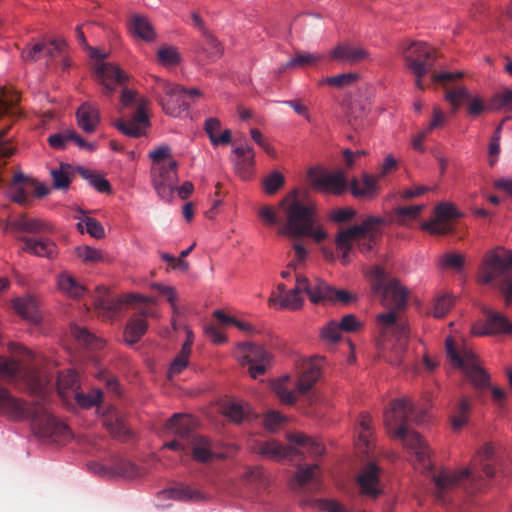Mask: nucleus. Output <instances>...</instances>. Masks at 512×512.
<instances>
[{"mask_svg": "<svg viewBox=\"0 0 512 512\" xmlns=\"http://www.w3.org/2000/svg\"><path fill=\"white\" fill-rule=\"evenodd\" d=\"M156 303L139 302L137 312L131 316L124 330V341L129 344L137 343L148 329L147 318L158 316L152 305Z\"/></svg>", "mask_w": 512, "mask_h": 512, "instance_id": "nucleus-11", "label": "nucleus"}, {"mask_svg": "<svg viewBox=\"0 0 512 512\" xmlns=\"http://www.w3.org/2000/svg\"><path fill=\"white\" fill-rule=\"evenodd\" d=\"M78 126L86 133H93L100 121L99 109L89 103L82 104L76 112Z\"/></svg>", "mask_w": 512, "mask_h": 512, "instance_id": "nucleus-32", "label": "nucleus"}, {"mask_svg": "<svg viewBox=\"0 0 512 512\" xmlns=\"http://www.w3.org/2000/svg\"><path fill=\"white\" fill-rule=\"evenodd\" d=\"M103 393L100 389H91L87 393L75 392L74 399L77 404L82 408H91L97 406L102 402Z\"/></svg>", "mask_w": 512, "mask_h": 512, "instance_id": "nucleus-49", "label": "nucleus"}, {"mask_svg": "<svg viewBox=\"0 0 512 512\" xmlns=\"http://www.w3.org/2000/svg\"><path fill=\"white\" fill-rule=\"evenodd\" d=\"M152 161L150 176L158 196L169 200L178 183V162L172 156L168 145H161L148 154Z\"/></svg>", "mask_w": 512, "mask_h": 512, "instance_id": "nucleus-4", "label": "nucleus"}, {"mask_svg": "<svg viewBox=\"0 0 512 512\" xmlns=\"http://www.w3.org/2000/svg\"><path fill=\"white\" fill-rule=\"evenodd\" d=\"M12 305L17 314L24 319L32 322H38L41 319L37 304L31 296L17 297L12 300Z\"/></svg>", "mask_w": 512, "mask_h": 512, "instance_id": "nucleus-34", "label": "nucleus"}, {"mask_svg": "<svg viewBox=\"0 0 512 512\" xmlns=\"http://www.w3.org/2000/svg\"><path fill=\"white\" fill-rule=\"evenodd\" d=\"M455 483L456 482H433L430 491L438 502L446 504L450 498V494L454 490Z\"/></svg>", "mask_w": 512, "mask_h": 512, "instance_id": "nucleus-57", "label": "nucleus"}, {"mask_svg": "<svg viewBox=\"0 0 512 512\" xmlns=\"http://www.w3.org/2000/svg\"><path fill=\"white\" fill-rule=\"evenodd\" d=\"M376 223H385V218L380 216H368L360 225H355L340 231L335 238L337 248L351 250L352 245L354 243L356 244L357 239L365 232L372 229V225Z\"/></svg>", "mask_w": 512, "mask_h": 512, "instance_id": "nucleus-16", "label": "nucleus"}, {"mask_svg": "<svg viewBox=\"0 0 512 512\" xmlns=\"http://www.w3.org/2000/svg\"><path fill=\"white\" fill-rule=\"evenodd\" d=\"M27 417H31L33 431L40 438L61 443L72 437L70 428L53 417L42 403L29 404V414L24 418Z\"/></svg>", "mask_w": 512, "mask_h": 512, "instance_id": "nucleus-5", "label": "nucleus"}, {"mask_svg": "<svg viewBox=\"0 0 512 512\" xmlns=\"http://www.w3.org/2000/svg\"><path fill=\"white\" fill-rule=\"evenodd\" d=\"M439 264L442 269L461 270L464 256L457 253H447L440 257Z\"/></svg>", "mask_w": 512, "mask_h": 512, "instance_id": "nucleus-63", "label": "nucleus"}, {"mask_svg": "<svg viewBox=\"0 0 512 512\" xmlns=\"http://www.w3.org/2000/svg\"><path fill=\"white\" fill-rule=\"evenodd\" d=\"M114 125L120 132L129 137L138 138L145 134V129L139 123L132 120H118Z\"/></svg>", "mask_w": 512, "mask_h": 512, "instance_id": "nucleus-60", "label": "nucleus"}, {"mask_svg": "<svg viewBox=\"0 0 512 512\" xmlns=\"http://www.w3.org/2000/svg\"><path fill=\"white\" fill-rule=\"evenodd\" d=\"M22 249L30 254L47 258H53L57 252L55 243L47 238H26Z\"/></svg>", "mask_w": 512, "mask_h": 512, "instance_id": "nucleus-33", "label": "nucleus"}, {"mask_svg": "<svg viewBox=\"0 0 512 512\" xmlns=\"http://www.w3.org/2000/svg\"><path fill=\"white\" fill-rule=\"evenodd\" d=\"M284 182L285 179L283 175L278 171H274L267 178L264 179V191L268 195H273L284 185Z\"/></svg>", "mask_w": 512, "mask_h": 512, "instance_id": "nucleus-61", "label": "nucleus"}, {"mask_svg": "<svg viewBox=\"0 0 512 512\" xmlns=\"http://www.w3.org/2000/svg\"><path fill=\"white\" fill-rule=\"evenodd\" d=\"M132 33L146 42H152L156 39V33L149 20L140 15H134L131 18Z\"/></svg>", "mask_w": 512, "mask_h": 512, "instance_id": "nucleus-40", "label": "nucleus"}, {"mask_svg": "<svg viewBox=\"0 0 512 512\" xmlns=\"http://www.w3.org/2000/svg\"><path fill=\"white\" fill-rule=\"evenodd\" d=\"M331 58L349 65H354L367 60L370 53L361 46L342 43L331 50Z\"/></svg>", "mask_w": 512, "mask_h": 512, "instance_id": "nucleus-21", "label": "nucleus"}, {"mask_svg": "<svg viewBox=\"0 0 512 512\" xmlns=\"http://www.w3.org/2000/svg\"><path fill=\"white\" fill-rule=\"evenodd\" d=\"M190 332L188 334V339L182 345L181 351L177 354L175 359L169 366L168 369V378L172 379L174 376L180 374L189 364V357L192 351L193 341L190 338Z\"/></svg>", "mask_w": 512, "mask_h": 512, "instance_id": "nucleus-35", "label": "nucleus"}, {"mask_svg": "<svg viewBox=\"0 0 512 512\" xmlns=\"http://www.w3.org/2000/svg\"><path fill=\"white\" fill-rule=\"evenodd\" d=\"M221 123L217 118H208L205 121L204 129L208 134L211 143L214 146L226 145L231 141V131L225 129L220 135L217 133L220 131Z\"/></svg>", "mask_w": 512, "mask_h": 512, "instance_id": "nucleus-39", "label": "nucleus"}, {"mask_svg": "<svg viewBox=\"0 0 512 512\" xmlns=\"http://www.w3.org/2000/svg\"><path fill=\"white\" fill-rule=\"evenodd\" d=\"M492 104L496 109L512 111V89H504L496 94L492 99Z\"/></svg>", "mask_w": 512, "mask_h": 512, "instance_id": "nucleus-64", "label": "nucleus"}, {"mask_svg": "<svg viewBox=\"0 0 512 512\" xmlns=\"http://www.w3.org/2000/svg\"><path fill=\"white\" fill-rule=\"evenodd\" d=\"M434 214L437 218L448 221L451 219L461 218L463 214L451 202H441L434 208Z\"/></svg>", "mask_w": 512, "mask_h": 512, "instance_id": "nucleus-53", "label": "nucleus"}, {"mask_svg": "<svg viewBox=\"0 0 512 512\" xmlns=\"http://www.w3.org/2000/svg\"><path fill=\"white\" fill-rule=\"evenodd\" d=\"M422 210L423 205L397 207L393 211V214L395 215L393 221L397 224L404 225L407 221L416 219Z\"/></svg>", "mask_w": 512, "mask_h": 512, "instance_id": "nucleus-50", "label": "nucleus"}, {"mask_svg": "<svg viewBox=\"0 0 512 512\" xmlns=\"http://www.w3.org/2000/svg\"><path fill=\"white\" fill-rule=\"evenodd\" d=\"M299 286L307 294L309 300L313 304H324L331 301L333 287L328 285L320 278L308 279L300 274Z\"/></svg>", "mask_w": 512, "mask_h": 512, "instance_id": "nucleus-18", "label": "nucleus"}, {"mask_svg": "<svg viewBox=\"0 0 512 512\" xmlns=\"http://www.w3.org/2000/svg\"><path fill=\"white\" fill-rule=\"evenodd\" d=\"M157 59L165 67H174L181 62V55L176 47L164 46L158 50Z\"/></svg>", "mask_w": 512, "mask_h": 512, "instance_id": "nucleus-51", "label": "nucleus"}, {"mask_svg": "<svg viewBox=\"0 0 512 512\" xmlns=\"http://www.w3.org/2000/svg\"><path fill=\"white\" fill-rule=\"evenodd\" d=\"M280 205L285 207L286 223L278 230L281 235L290 238L311 237L320 243L327 238L321 225L316 224V207L312 203L303 204L293 190Z\"/></svg>", "mask_w": 512, "mask_h": 512, "instance_id": "nucleus-3", "label": "nucleus"}, {"mask_svg": "<svg viewBox=\"0 0 512 512\" xmlns=\"http://www.w3.org/2000/svg\"><path fill=\"white\" fill-rule=\"evenodd\" d=\"M75 253L85 263H99L105 258L101 250L86 245L76 247Z\"/></svg>", "mask_w": 512, "mask_h": 512, "instance_id": "nucleus-54", "label": "nucleus"}, {"mask_svg": "<svg viewBox=\"0 0 512 512\" xmlns=\"http://www.w3.org/2000/svg\"><path fill=\"white\" fill-rule=\"evenodd\" d=\"M425 414L417 415L413 403L407 397L393 399L384 412V425L390 437L399 439L416 457V461L425 471L432 468L431 451L418 432L409 429L411 422L421 423Z\"/></svg>", "mask_w": 512, "mask_h": 512, "instance_id": "nucleus-2", "label": "nucleus"}, {"mask_svg": "<svg viewBox=\"0 0 512 512\" xmlns=\"http://www.w3.org/2000/svg\"><path fill=\"white\" fill-rule=\"evenodd\" d=\"M422 228L433 235H445L452 231V227L444 220L435 216L434 219L424 223Z\"/></svg>", "mask_w": 512, "mask_h": 512, "instance_id": "nucleus-62", "label": "nucleus"}, {"mask_svg": "<svg viewBox=\"0 0 512 512\" xmlns=\"http://www.w3.org/2000/svg\"><path fill=\"white\" fill-rule=\"evenodd\" d=\"M80 174L89 181L90 185L93 186L100 193H109L111 192V185L109 181L96 174L92 171L81 169Z\"/></svg>", "mask_w": 512, "mask_h": 512, "instance_id": "nucleus-55", "label": "nucleus"}, {"mask_svg": "<svg viewBox=\"0 0 512 512\" xmlns=\"http://www.w3.org/2000/svg\"><path fill=\"white\" fill-rule=\"evenodd\" d=\"M71 333L77 341L91 349H99L102 347V341L83 327L73 326Z\"/></svg>", "mask_w": 512, "mask_h": 512, "instance_id": "nucleus-52", "label": "nucleus"}, {"mask_svg": "<svg viewBox=\"0 0 512 512\" xmlns=\"http://www.w3.org/2000/svg\"><path fill=\"white\" fill-rule=\"evenodd\" d=\"M371 281V288L375 293H381V303L390 311L378 314L376 320L381 327L384 337H393L396 340V356L390 359L392 365L402 363L401 354L407 347L410 330L407 321L397 317V311L407 305L408 290L397 279H391L388 283L385 270L376 265L367 273Z\"/></svg>", "mask_w": 512, "mask_h": 512, "instance_id": "nucleus-1", "label": "nucleus"}, {"mask_svg": "<svg viewBox=\"0 0 512 512\" xmlns=\"http://www.w3.org/2000/svg\"><path fill=\"white\" fill-rule=\"evenodd\" d=\"M197 426V420L194 416L189 414L175 413L169 418L165 424V429L175 435L177 439L167 442L163 448L174 451L186 450V444L191 440L194 434V429Z\"/></svg>", "mask_w": 512, "mask_h": 512, "instance_id": "nucleus-8", "label": "nucleus"}, {"mask_svg": "<svg viewBox=\"0 0 512 512\" xmlns=\"http://www.w3.org/2000/svg\"><path fill=\"white\" fill-rule=\"evenodd\" d=\"M471 96L469 90L461 85L447 90L444 99L452 106L454 111H457L462 104L468 102Z\"/></svg>", "mask_w": 512, "mask_h": 512, "instance_id": "nucleus-45", "label": "nucleus"}, {"mask_svg": "<svg viewBox=\"0 0 512 512\" xmlns=\"http://www.w3.org/2000/svg\"><path fill=\"white\" fill-rule=\"evenodd\" d=\"M436 50L424 42H413L404 51V60L413 74L426 75L433 67Z\"/></svg>", "mask_w": 512, "mask_h": 512, "instance_id": "nucleus-10", "label": "nucleus"}, {"mask_svg": "<svg viewBox=\"0 0 512 512\" xmlns=\"http://www.w3.org/2000/svg\"><path fill=\"white\" fill-rule=\"evenodd\" d=\"M387 221L385 220V223H376L372 225V229L365 232L362 236L357 239V246L361 253L364 255H368L372 252L374 249L377 241L382 236V230L381 227L386 225Z\"/></svg>", "mask_w": 512, "mask_h": 512, "instance_id": "nucleus-38", "label": "nucleus"}, {"mask_svg": "<svg viewBox=\"0 0 512 512\" xmlns=\"http://www.w3.org/2000/svg\"><path fill=\"white\" fill-rule=\"evenodd\" d=\"M139 302L157 303V300L153 297H145L140 294H127L119 298L97 299L95 306L97 309L107 314H114L119 312L125 304H136Z\"/></svg>", "mask_w": 512, "mask_h": 512, "instance_id": "nucleus-19", "label": "nucleus"}, {"mask_svg": "<svg viewBox=\"0 0 512 512\" xmlns=\"http://www.w3.org/2000/svg\"><path fill=\"white\" fill-rule=\"evenodd\" d=\"M512 271V251L498 246L488 251L479 268L478 281L481 284H490L497 278L505 276Z\"/></svg>", "mask_w": 512, "mask_h": 512, "instance_id": "nucleus-7", "label": "nucleus"}, {"mask_svg": "<svg viewBox=\"0 0 512 512\" xmlns=\"http://www.w3.org/2000/svg\"><path fill=\"white\" fill-rule=\"evenodd\" d=\"M378 181L376 175L363 173L361 179L353 178L351 180V193L354 197L373 199L379 193Z\"/></svg>", "mask_w": 512, "mask_h": 512, "instance_id": "nucleus-26", "label": "nucleus"}, {"mask_svg": "<svg viewBox=\"0 0 512 512\" xmlns=\"http://www.w3.org/2000/svg\"><path fill=\"white\" fill-rule=\"evenodd\" d=\"M65 47L64 40H52L48 42H39L34 45H27L21 53L25 62H36L43 57L55 58L59 56Z\"/></svg>", "mask_w": 512, "mask_h": 512, "instance_id": "nucleus-17", "label": "nucleus"}, {"mask_svg": "<svg viewBox=\"0 0 512 512\" xmlns=\"http://www.w3.org/2000/svg\"><path fill=\"white\" fill-rule=\"evenodd\" d=\"M234 170L242 179H248L254 166L255 153L252 147L245 145L233 150Z\"/></svg>", "mask_w": 512, "mask_h": 512, "instance_id": "nucleus-27", "label": "nucleus"}, {"mask_svg": "<svg viewBox=\"0 0 512 512\" xmlns=\"http://www.w3.org/2000/svg\"><path fill=\"white\" fill-rule=\"evenodd\" d=\"M308 178L314 190L341 195L347 187V181L342 171L321 172L316 168L308 171Z\"/></svg>", "mask_w": 512, "mask_h": 512, "instance_id": "nucleus-12", "label": "nucleus"}, {"mask_svg": "<svg viewBox=\"0 0 512 512\" xmlns=\"http://www.w3.org/2000/svg\"><path fill=\"white\" fill-rule=\"evenodd\" d=\"M236 357L242 364L270 362L271 354L261 345L241 343L237 346Z\"/></svg>", "mask_w": 512, "mask_h": 512, "instance_id": "nucleus-25", "label": "nucleus"}, {"mask_svg": "<svg viewBox=\"0 0 512 512\" xmlns=\"http://www.w3.org/2000/svg\"><path fill=\"white\" fill-rule=\"evenodd\" d=\"M158 496L161 498H172L180 501H200L205 498L204 494L196 489L180 482L177 486L164 489L158 492Z\"/></svg>", "mask_w": 512, "mask_h": 512, "instance_id": "nucleus-31", "label": "nucleus"}, {"mask_svg": "<svg viewBox=\"0 0 512 512\" xmlns=\"http://www.w3.org/2000/svg\"><path fill=\"white\" fill-rule=\"evenodd\" d=\"M360 75L355 72L342 73L335 76H330L321 79L318 82L319 86L329 85L334 88L343 89L356 83Z\"/></svg>", "mask_w": 512, "mask_h": 512, "instance_id": "nucleus-42", "label": "nucleus"}, {"mask_svg": "<svg viewBox=\"0 0 512 512\" xmlns=\"http://www.w3.org/2000/svg\"><path fill=\"white\" fill-rule=\"evenodd\" d=\"M58 391L62 396H66L69 390L78 392L79 381L78 375L74 370H67L59 374L58 376Z\"/></svg>", "mask_w": 512, "mask_h": 512, "instance_id": "nucleus-46", "label": "nucleus"}, {"mask_svg": "<svg viewBox=\"0 0 512 512\" xmlns=\"http://www.w3.org/2000/svg\"><path fill=\"white\" fill-rule=\"evenodd\" d=\"M195 51L199 56H204L208 61L214 62L223 56L224 46L215 34L209 30L201 34V40Z\"/></svg>", "mask_w": 512, "mask_h": 512, "instance_id": "nucleus-23", "label": "nucleus"}, {"mask_svg": "<svg viewBox=\"0 0 512 512\" xmlns=\"http://www.w3.org/2000/svg\"><path fill=\"white\" fill-rule=\"evenodd\" d=\"M273 390L275 394L278 396L280 401L286 405H293L297 401V389L290 390L285 386L284 380L277 381L274 386Z\"/></svg>", "mask_w": 512, "mask_h": 512, "instance_id": "nucleus-59", "label": "nucleus"}, {"mask_svg": "<svg viewBox=\"0 0 512 512\" xmlns=\"http://www.w3.org/2000/svg\"><path fill=\"white\" fill-rule=\"evenodd\" d=\"M96 78L104 86L105 93L111 95L117 85L124 84L128 75L116 64L99 62L95 67Z\"/></svg>", "mask_w": 512, "mask_h": 512, "instance_id": "nucleus-15", "label": "nucleus"}, {"mask_svg": "<svg viewBox=\"0 0 512 512\" xmlns=\"http://www.w3.org/2000/svg\"><path fill=\"white\" fill-rule=\"evenodd\" d=\"M495 454V449L490 443H485L476 453L472 460V465L474 466L477 461L483 463V471L485 476L488 478L493 477H505L503 473L498 472L495 467H493L489 463H484L485 461H489L493 458Z\"/></svg>", "mask_w": 512, "mask_h": 512, "instance_id": "nucleus-36", "label": "nucleus"}, {"mask_svg": "<svg viewBox=\"0 0 512 512\" xmlns=\"http://www.w3.org/2000/svg\"><path fill=\"white\" fill-rule=\"evenodd\" d=\"M445 345L447 355L453 365L464 370L475 388L482 389L489 386L490 377L481 367L478 357L472 350L465 349L459 354L451 338L446 339Z\"/></svg>", "mask_w": 512, "mask_h": 512, "instance_id": "nucleus-6", "label": "nucleus"}, {"mask_svg": "<svg viewBox=\"0 0 512 512\" xmlns=\"http://www.w3.org/2000/svg\"><path fill=\"white\" fill-rule=\"evenodd\" d=\"M300 274L296 275V285L293 289L281 295L280 308L296 311L302 308L304 298L301 296L304 290L299 286Z\"/></svg>", "mask_w": 512, "mask_h": 512, "instance_id": "nucleus-37", "label": "nucleus"}, {"mask_svg": "<svg viewBox=\"0 0 512 512\" xmlns=\"http://www.w3.org/2000/svg\"><path fill=\"white\" fill-rule=\"evenodd\" d=\"M191 452L195 461L206 463L212 461L217 454L213 451L212 442L205 436L196 435L186 444V450Z\"/></svg>", "mask_w": 512, "mask_h": 512, "instance_id": "nucleus-24", "label": "nucleus"}, {"mask_svg": "<svg viewBox=\"0 0 512 512\" xmlns=\"http://www.w3.org/2000/svg\"><path fill=\"white\" fill-rule=\"evenodd\" d=\"M321 377V365L314 361H306L296 383L297 392L301 395L308 393Z\"/></svg>", "mask_w": 512, "mask_h": 512, "instance_id": "nucleus-29", "label": "nucleus"}, {"mask_svg": "<svg viewBox=\"0 0 512 512\" xmlns=\"http://www.w3.org/2000/svg\"><path fill=\"white\" fill-rule=\"evenodd\" d=\"M453 306V298L449 294L439 295L434 299L432 315L435 318L444 317Z\"/></svg>", "mask_w": 512, "mask_h": 512, "instance_id": "nucleus-58", "label": "nucleus"}, {"mask_svg": "<svg viewBox=\"0 0 512 512\" xmlns=\"http://www.w3.org/2000/svg\"><path fill=\"white\" fill-rule=\"evenodd\" d=\"M487 319L485 323H477L472 326L471 332L475 336L507 334L512 332V324L504 315L488 308L483 309Z\"/></svg>", "mask_w": 512, "mask_h": 512, "instance_id": "nucleus-14", "label": "nucleus"}, {"mask_svg": "<svg viewBox=\"0 0 512 512\" xmlns=\"http://www.w3.org/2000/svg\"><path fill=\"white\" fill-rule=\"evenodd\" d=\"M51 176L55 189L67 190L73 176L72 167L69 164H61L59 169L51 171Z\"/></svg>", "mask_w": 512, "mask_h": 512, "instance_id": "nucleus-44", "label": "nucleus"}, {"mask_svg": "<svg viewBox=\"0 0 512 512\" xmlns=\"http://www.w3.org/2000/svg\"><path fill=\"white\" fill-rule=\"evenodd\" d=\"M255 449L258 454L274 461H280L298 453L295 448L285 446L276 440L260 442Z\"/></svg>", "mask_w": 512, "mask_h": 512, "instance_id": "nucleus-28", "label": "nucleus"}, {"mask_svg": "<svg viewBox=\"0 0 512 512\" xmlns=\"http://www.w3.org/2000/svg\"><path fill=\"white\" fill-rule=\"evenodd\" d=\"M87 468L97 477H125V478H142L144 472L139 469L132 462L128 460H119L114 464L113 467H105L98 462H90L87 464Z\"/></svg>", "mask_w": 512, "mask_h": 512, "instance_id": "nucleus-13", "label": "nucleus"}, {"mask_svg": "<svg viewBox=\"0 0 512 512\" xmlns=\"http://www.w3.org/2000/svg\"><path fill=\"white\" fill-rule=\"evenodd\" d=\"M250 407L248 404L239 402H230L224 408V415L236 424L244 421L249 415Z\"/></svg>", "mask_w": 512, "mask_h": 512, "instance_id": "nucleus-48", "label": "nucleus"}, {"mask_svg": "<svg viewBox=\"0 0 512 512\" xmlns=\"http://www.w3.org/2000/svg\"><path fill=\"white\" fill-rule=\"evenodd\" d=\"M0 413L14 419H23L29 414V404L13 397L6 388L0 386Z\"/></svg>", "mask_w": 512, "mask_h": 512, "instance_id": "nucleus-22", "label": "nucleus"}, {"mask_svg": "<svg viewBox=\"0 0 512 512\" xmlns=\"http://www.w3.org/2000/svg\"><path fill=\"white\" fill-rule=\"evenodd\" d=\"M58 289L71 298H79L84 294L85 288L71 274L61 273L57 277Z\"/></svg>", "mask_w": 512, "mask_h": 512, "instance_id": "nucleus-41", "label": "nucleus"}, {"mask_svg": "<svg viewBox=\"0 0 512 512\" xmlns=\"http://www.w3.org/2000/svg\"><path fill=\"white\" fill-rule=\"evenodd\" d=\"M77 229L80 233L87 232L91 237L102 239L105 236L103 225L95 218L89 216L79 217Z\"/></svg>", "mask_w": 512, "mask_h": 512, "instance_id": "nucleus-43", "label": "nucleus"}, {"mask_svg": "<svg viewBox=\"0 0 512 512\" xmlns=\"http://www.w3.org/2000/svg\"><path fill=\"white\" fill-rule=\"evenodd\" d=\"M356 432V447L362 453L368 455L374 448V431L372 426V418L369 413L363 412L359 415Z\"/></svg>", "mask_w": 512, "mask_h": 512, "instance_id": "nucleus-20", "label": "nucleus"}, {"mask_svg": "<svg viewBox=\"0 0 512 512\" xmlns=\"http://www.w3.org/2000/svg\"><path fill=\"white\" fill-rule=\"evenodd\" d=\"M470 403L466 397L461 398L459 401L457 414L451 419L452 427L454 430L461 429L467 422L470 412Z\"/></svg>", "mask_w": 512, "mask_h": 512, "instance_id": "nucleus-56", "label": "nucleus"}, {"mask_svg": "<svg viewBox=\"0 0 512 512\" xmlns=\"http://www.w3.org/2000/svg\"><path fill=\"white\" fill-rule=\"evenodd\" d=\"M155 90L163 93L159 102L166 114L176 117L188 108L189 103L184 99L185 88L182 86L155 77Z\"/></svg>", "mask_w": 512, "mask_h": 512, "instance_id": "nucleus-9", "label": "nucleus"}, {"mask_svg": "<svg viewBox=\"0 0 512 512\" xmlns=\"http://www.w3.org/2000/svg\"><path fill=\"white\" fill-rule=\"evenodd\" d=\"M324 59V55L318 53H297L286 64V68L316 66Z\"/></svg>", "mask_w": 512, "mask_h": 512, "instance_id": "nucleus-47", "label": "nucleus"}, {"mask_svg": "<svg viewBox=\"0 0 512 512\" xmlns=\"http://www.w3.org/2000/svg\"><path fill=\"white\" fill-rule=\"evenodd\" d=\"M103 426L111 434L112 437L125 441L130 436V428L126 422V418L118 411H112L103 419Z\"/></svg>", "mask_w": 512, "mask_h": 512, "instance_id": "nucleus-30", "label": "nucleus"}]
</instances>
